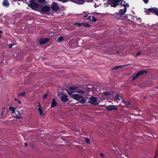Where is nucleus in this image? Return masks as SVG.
<instances>
[{
	"label": "nucleus",
	"instance_id": "obj_1",
	"mask_svg": "<svg viewBox=\"0 0 158 158\" xmlns=\"http://www.w3.org/2000/svg\"><path fill=\"white\" fill-rule=\"evenodd\" d=\"M9 110L12 111L13 116L15 118L17 119H19L21 118V117L19 116V115H20V113L16 110V107L10 106L9 108Z\"/></svg>",
	"mask_w": 158,
	"mask_h": 158
},
{
	"label": "nucleus",
	"instance_id": "obj_2",
	"mask_svg": "<svg viewBox=\"0 0 158 158\" xmlns=\"http://www.w3.org/2000/svg\"><path fill=\"white\" fill-rule=\"evenodd\" d=\"M97 98L94 96H91L90 98V101H88V102L91 103L94 106L98 105L99 103L97 101Z\"/></svg>",
	"mask_w": 158,
	"mask_h": 158
},
{
	"label": "nucleus",
	"instance_id": "obj_3",
	"mask_svg": "<svg viewBox=\"0 0 158 158\" xmlns=\"http://www.w3.org/2000/svg\"><path fill=\"white\" fill-rule=\"evenodd\" d=\"M51 8L52 10L55 11H57L59 10L60 7L56 2H53L51 5Z\"/></svg>",
	"mask_w": 158,
	"mask_h": 158
},
{
	"label": "nucleus",
	"instance_id": "obj_4",
	"mask_svg": "<svg viewBox=\"0 0 158 158\" xmlns=\"http://www.w3.org/2000/svg\"><path fill=\"white\" fill-rule=\"evenodd\" d=\"M29 6L33 10L38 8L39 7V5L35 2H31L29 4Z\"/></svg>",
	"mask_w": 158,
	"mask_h": 158
},
{
	"label": "nucleus",
	"instance_id": "obj_5",
	"mask_svg": "<svg viewBox=\"0 0 158 158\" xmlns=\"http://www.w3.org/2000/svg\"><path fill=\"white\" fill-rule=\"evenodd\" d=\"M124 14L122 12H116L114 14H110V15H113L115 16L117 19H120V18L122 17H124Z\"/></svg>",
	"mask_w": 158,
	"mask_h": 158
},
{
	"label": "nucleus",
	"instance_id": "obj_6",
	"mask_svg": "<svg viewBox=\"0 0 158 158\" xmlns=\"http://www.w3.org/2000/svg\"><path fill=\"white\" fill-rule=\"evenodd\" d=\"M49 41V39L48 38H41L39 40V44L40 45L44 44Z\"/></svg>",
	"mask_w": 158,
	"mask_h": 158
},
{
	"label": "nucleus",
	"instance_id": "obj_7",
	"mask_svg": "<svg viewBox=\"0 0 158 158\" xmlns=\"http://www.w3.org/2000/svg\"><path fill=\"white\" fill-rule=\"evenodd\" d=\"M71 97L74 99L78 101L82 98L83 96L78 94H73Z\"/></svg>",
	"mask_w": 158,
	"mask_h": 158
},
{
	"label": "nucleus",
	"instance_id": "obj_8",
	"mask_svg": "<svg viewBox=\"0 0 158 158\" xmlns=\"http://www.w3.org/2000/svg\"><path fill=\"white\" fill-rule=\"evenodd\" d=\"M148 10L158 16V8L156 7L150 8L148 9Z\"/></svg>",
	"mask_w": 158,
	"mask_h": 158
},
{
	"label": "nucleus",
	"instance_id": "obj_9",
	"mask_svg": "<svg viewBox=\"0 0 158 158\" xmlns=\"http://www.w3.org/2000/svg\"><path fill=\"white\" fill-rule=\"evenodd\" d=\"M106 109L108 111L112 110H118V108L115 106L110 105L106 107Z\"/></svg>",
	"mask_w": 158,
	"mask_h": 158
},
{
	"label": "nucleus",
	"instance_id": "obj_10",
	"mask_svg": "<svg viewBox=\"0 0 158 158\" xmlns=\"http://www.w3.org/2000/svg\"><path fill=\"white\" fill-rule=\"evenodd\" d=\"M60 98L61 100L63 102H66L69 100L67 95H63L60 97Z\"/></svg>",
	"mask_w": 158,
	"mask_h": 158
},
{
	"label": "nucleus",
	"instance_id": "obj_11",
	"mask_svg": "<svg viewBox=\"0 0 158 158\" xmlns=\"http://www.w3.org/2000/svg\"><path fill=\"white\" fill-rule=\"evenodd\" d=\"M50 10V8L49 7L47 6H43L41 9V11L44 12H47Z\"/></svg>",
	"mask_w": 158,
	"mask_h": 158
},
{
	"label": "nucleus",
	"instance_id": "obj_12",
	"mask_svg": "<svg viewBox=\"0 0 158 158\" xmlns=\"http://www.w3.org/2000/svg\"><path fill=\"white\" fill-rule=\"evenodd\" d=\"M127 65L126 64L123 65H119V66H114L113 68V70H116L117 69H121L123 68V67L127 66Z\"/></svg>",
	"mask_w": 158,
	"mask_h": 158
},
{
	"label": "nucleus",
	"instance_id": "obj_13",
	"mask_svg": "<svg viewBox=\"0 0 158 158\" xmlns=\"http://www.w3.org/2000/svg\"><path fill=\"white\" fill-rule=\"evenodd\" d=\"M57 103L54 98H53L52 100L51 107H55L57 105Z\"/></svg>",
	"mask_w": 158,
	"mask_h": 158
},
{
	"label": "nucleus",
	"instance_id": "obj_14",
	"mask_svg": "<svg viewBox=\"0 0 158 158\" xmlns=\"http://www.w3.org/2000/svg\"><path fill=\"white\" fill-rule=\"evenodd\" d=\"M3 6L8 7L9 6V3L7 0H4L2 3Z\"/></svg>",
	"mask_w": 158,
	"mask_h": 158
},
{
	"label": "nucleus",
	"instance_id": "obj_15",
	"mask_svg": "<svg viewBox=\"0 0 158 158\" xmlns=\"http://www.w3.org/2000/svg\"><path fill=\"white\" fill-rule=\"evenodd\" d=\"M122 102L124 103L126 106H129L131 105V103L129 101L123 100L122 101Z\"/></svg>",
	"mask_w": 158,
	"mask_h": 158
},
{
	"label": "nucleus",
	"instance_id": "obj_16",
	"mask_svg": "<svg viewBox=\"0 0 158 158\" xmlns=\"http://www.w3.org/2000/svg\"><path fill=\"white\" fill-rule=\"evenodd\" d=\"M86 100L85 98H82L81 100H80L79 101V102H77L76 103V104H78L79 102L82 103V104H85L86 101Z\"/></svg>",
	"mask_w": 158,
	"mask_h": 158
},
{
	"label": "nucleus",
	"instance_id": "obj_17",
	"mask_svg": "<svg viewBox=\"0 0 158 158\" xmlns=\"http://www.w3.org/2000/svg\"><path fill=\"white\" fill-rule=\"evenodd\" d=\"M92 19H91V17H89L87 19L89 20L90 21H92L93 22H96L97 21V19L95 18L94 16L92 17Z\"/></svg>",
	"mask_w": 158,
	"mask_h": 158
},
{
	"label": "nucleus",
	"instance_id": "obj_18",
	"mask_svg": "<svg viewBox=\"0 0 158 158\" xmlns=\"http://www.w3.org/2000/svg\"><path fill=\"white\" fill-rule=\"evenodd\" d=\"M38 110L39 111V112L40 113V114L41 116H43L45 115L44 114V113L43 112V110L41 108L40 106L38 108Z\"/></svg>",
	"mask_w": 158,
	"mask_h": 158
},
{
	"label": "nucleus",
	"instance_id": "obj_19",
	"mask_svg": "<svg viewBox=\"0 0 158 158\" xmlns=\"http://www.w3.org/2000/svg\"><path fill=\"white\" fill-rule=\"evenodd\" d=\"M140 76L139 73L138 72L137 73L135 74L133 76V81L135 80L136 78Z\"/></svg>",
	"mask_w": 158,
	"mask_h": 158
},
{
	"label": "nucleus",
	"instance_id": "obj_20",
	"mask_svg": "<svg viewBox=\"0 0 158 158\" xmlns=\"http://www.w3.org/2000/svg\"><path fill=\"white\" fill-rule=\"evenodd\" d=\"M139 72V73L140 75H141L144 74H147L148 72V71L143 70L140 71Z\"/></svg>",
	"mask_w": 158,
	"mask_h": 158
},
{
	"label": "nucleus",
	"instance_id": "obj_21",
	"mask_svg": "<svg viewBox=\"0 0 158 158\" xmlns=\"http://www.w3.org/2000/svg\"><path fill=\"white\" fill-rule=\"evenodd\" d=\"M120 4L121 5L123 6L124 7V8H127V7H129V4L128 3H127L126 4H122V2L120 3Z\"/></svg>",
	"mask_w": 158,
	"mask_h": 158
},
{
	"label": "nucleus",
	"instance_id": "obj_22",
	"mask_svg": "<svg viewBox=\"0 0 158 158\" xmlns=\"http://www.w3.org/2000/svg\"><path fill=\"white\" fill-rule=\"evenodd\" d=\"M76 92L82 94H84L85 93V92L84 91L81 89L77 90Z\"/></svg>",
	"mask_w": 158,
	"mask_h": 158
},
{
	"label": "nucleus",
	"instance_id": "obj_23",
	"mask_svg": "<svg viewBox=\"0 0 158 158\" xmlns=\"http://www.w3.org/2000/svg\"><path fill=\"white\" fill-rule=\"evenodd\" d=\"M127 10V8H124L123 9H121L120 10L119 12H122L124 14H125L126 11Z\"/></svg>",
	"mask_w": 158,
	"mask_h": 158
},
{
	"label": "nucleus",
	"instance_id": "obj_24",
	"mask_svg": "<svg viewBox=\"0 0 158 158\" xmlns=\"http://www.w3.org/2000/svg\"><path fill=\"white\" fill-rule=\"evenodd\" d=\"M77 87L76 86H71L69 87V89L70 90H76Z\"/></svg>",
	"mask_w": 158,
	"mask_h": 158
},
{
	"label": "nucleus",
	"instance_id": "obj_25",
	"mask_svg": "<svg viewBox=\"0 0 158 158\" xmlns=\"http://www.w3.org/2000/svg\"><path fill=\"white\" fill-rule=\"evenodd\" d=\"M114 98L116 100H120V98L121 97L118 95H116L114 96Z\"/></svg>",
	"mask_w": 158,
	"mask_h": 158
},
{
	"label": "nucleus",
	"instance_id": "obj_26",
	"mask_svg": "<svg viewBox=\"0 0 158 158\" xmlns=\"http://www.w3.org/2000/svg\"><path fill=\"white\" fill-rule=\"evenodd\" d=\"M63 39V38L62 36H60L58 37L57 38V40L58 41H62Z\"/></svg>",
	"mask_w": 158,
	"mask_h": 158
},
{
	"label": "nucleus",
	"instance_id": "obj_27",
	"mask_svg": "<svg viewBox=\"0 0 158 158\" xmlns=\"http://www.w3.org/2000/svg\"><path fill=\"white\" fill-rule=\"evenodd\" d=\"M38 2L40 3H44L45 2V0H38Z\"/></svg>",
	"mask_w": 158,
	"mask_h": 158
},
{
	"label": "nucleus",
	"instance_id": "obj_28",
	"mask_svg": "<svg viewBox=\"0 0 158 158\" xmlns=\"http://www.w3.org/2000/svg\"><path fill=\"white\" fill-rule=\"evenodd\" d=\"M91 26V25L90 24L87 23H85L84 27H89Z\"/></svg>",
	"mask_w": 158,
	"mask_h": 158
},
{
	"label": "nucleus",
	"instance_id": "obj_29",
	"mask_svg": "<svg viewBox=\"0 0 158 158\" xmlns=\"http://www.w3.org/2000/svg\"><path fill=\"white\" fill-rule=\"evenodd\" d=\"M110 94V93L108 92H105L103 93V94L105 96H108Z\"/></svg>",
	"mask_w": 158,
	"mask_h": 158
},
{
	"label": "nucleus",
	"instance_id": "obj_30",
	"mask_svg": "<svg viewBox=\"0 0 158 158\" xmlns=\"http://www.w3.org/2000/svg\"><path fill=\"white\" fill-rule=\"evenodd\" d=\"M85 141L87 143L89 144L90 143V140L88 138H85Z\"/></svg>",
	"mask_w": 158,
	"mask_h": 158
},
{
	"label": "nucleus",
	"instance_id": "obj_31",
	"mask_svg": "<svg viewBox=\"0 0 158 158\" xmlns=\"http://www.w3.org/2000/svg\"><path fill=\"white\" fill-rule=\"evenodd\" d=\"M147 10L145 11V13H146V14L148 15H151V14H150V13H152V12H150V11H149L148 10V9H147Z\"/></svg>",
	"mask_w": 158,
	"mask_h": 158
},
{
	"label": "nucleus",
	"instance_id": "obj_32",
	"mask_svg": "<svg viewBox=\"0 0 158 158\" xmlns=\"http://www.w3.org/2000/svg\"><path fill=\"white\" fill-rule=\"evenodd\" d=\"M82 14L83 15H83L84 17L86 18L88 15V13L87 14L86 12L84 11L83 13Z\"/></svg>",
	"mask_w": 158,
	"mask_h": 158
},
{
	"label": "nucleus",
	"instance_id": "obj_33",
	"mask_svg": "<svg viewBox=\"0 0 158 158\" xmlns=\"http://www.w3.org/2000/svg\"><path fill=\"white\" fill-rule=\"evenodd\" d=\"M16 44H15V43L10 44H9L8 45L9 48H11L13 46L15 45Z\"/></svg>",
	"mask_w": 158,
	"mask_h": 158
},
{
	"label": "nucleus",
	"instance_id": "obj_34",
	"mask_svg": "<svg viewBox=\"0 0 158 158\" xmlns=\"http://www.w3.org/2000/svg\"><path fill=\"white\" fill-rule=\"evenodd\" d=\"M68 93L69 96H70L71 95L72 96V95H73L72 94L74 92H72V91H67Z\"/></svg>",
	"mask_w": 158,
	"mask_h": 158
},
{
	"label": "nucleus",
	"instance_id": "obj_35",
	"mask_svg": "<svg viewBox=\"0 0 158 158\" xmlns=\"http://www.w3.org/2000/svg\"><path fill=\"white\" fill-rule=\"evenodd\" d=\"M74 25L75 26L77 25L78 27H80L81 26V23H75Z\"/></svg>",
	"mask_w": 158,
	"mask_h": 158
},
{
	"label": "nucleus",
	"instance_id": "obj_36",
	"mask_svg": "<svg viewBox=\"0 0 158 158\" xmlns=\"http://www.w3.org/2000/svg\"><path fill=\"white\" fill-rule=\"evenodd\" d=\"M26 94V93L25 92H23L19 94V95L20 96H23Z\"/></svg>",
	"mask_w": 158,
	"mask_h": 158
},
{
	"label": "nucleus",
	"instance_id": "obj_37",
	"mask_svg": "<svg viewBox=\"0 0 158 158\" xmlns=\"http://www.w3.org/2000/svg\"><path fill=\"white\" fill-rule=\"evenodd\" d=\"M155 158H158V151L156 152Z\"/></svg>",
	"mask_w": 158,
	"mask_h": 158
},
{
	"label": "nucleus",
	"instance_id": "obj_38",
	"mask_svg": "<svg viewBox=\"0 0 158 158\" xmlns=\"http://www.w3.org/2000/svg\"><path fill=\"white\" fill-rule=\"evenodd\" d=\"M141 53V52H139L136 53L135 55V57H137Z\"/></svg>",
	"mask_w": 158,
	"mask_h": 158
},
{
	"label": "nucleus",
	"instance_id": "obj_39",
	"mask_svg": "<svg viewBox=\"0 0 158 158\" xmlns=\"http://www.w3.org/2000/svg\"><path fill=\"white\" fill-rule=\"evenodd\" d=\"M14 100L15 101H17V102H18L19 103V104H20L21 103V102L20 101L19 99H16V98H15L14 99Z\"/></svg>",
	"mask_w": 158,
	"mask_h": 158
},
{
	"label": "nucleus",
	"instance_id": "obj_40",
	"mask_svg": "<svg viewBox=\"0 0 158 158\" xmlns=\"http://www.w3.org/2000/svg\"><path fill=\"white\" fill-rule=\"evenodd\" d=\"M145 4H147L148 2V0H143Z\"/></svg>",
	"mask_w": 158,
	"mask_h": 158
},
{
	"label": "nucleus",
	"instance_id": "obj_41",
	"mask_svg": "<svg viewBox=\"0 0 158 158\" xmlns=\"http://www.w3.org/2000/svg\"><path fill=\"white\" fill-rule=\"evenodd\" d=\"M74 105L75 106H81V105H76L74 103H72V104H71V105Z\"/></svg>",
	"mask_w": 158,
	"mask_h": 158
},
{
	"label": "nucleus",
	"instance_id": "obj_42",
	"mask_svg": "<svg viewBox=\"0 0 158 158\" xmlns=\"http://www.w3.org/2000/svg\"><path fill=\"white\" fill-rule=\"evenodd\" d=\"M99 155L100 156L102 157H103L104 156V155L102 153H100Z\"/></svg>",
	"mask_w": 158,
	"mask_h": 158
},
{
	"label": "nucleus",
	"instance_id": "obj_43",
	"mask_svg": "<svg viewBox=\"0 0 158 158\" xmlns=\"http://www.w3.org/2000/svg\"><path fill=\"white\" fill-rule=\"evenodd\" d=\"M47 94H44V99L45 98H46L47 97Z\"/></svg>",
	"mask_w": 158,
	"mask_h": 158
},
{
	"label": "nucleus",
	"instance_id": "obj_44",
	"mask_svg": "<svg viewBox=\"0 0 158 158\" xmlns=\"http://www.w3.org/2000/svg\"><path fill=\"white\" fill-rule=\"evenodd\" d=\"M4 113H5V111L4 110H3L2 111V113H1V114L2 115H3L4 114Z\"/></svg>",
	"mask_w": 158,
	"mask_h": 158
},
{
	"label": "nucleus",
	"instance_id": "obj_45",
	"mask_svg": "<svg viewBox=\"0 0 158 158\" xmlns=\"http://www.w3.org/2000/svg\"><path fill=\"white\" fill-rule=\"evenodd\" d=\"M87 2H92L93 1V0H90L89 1H87Z\"/></svg>",
	"mask_w": 158,
	"mask_h": 158
},
{
	"label": "nucleus",
	"instance_id": "obj_46",
	"mask_svg": "<svg viewBox=\"0 0 158 158\" xmlns=\"http://www.w3.org/2000/svg\"><path fill=\"white\" fill-rule=\"evenodd\" d=\"M84 23H81V26L83 25V26H84Z\"/></svg>",
	"mask_w": 158,
	"mask_h": 158
},
{
	"label": "nucleus",
	"instance_id": "obj_47",
	"mask_svg": "<svg viewBox=\"0 0 158 158\" xmlns=\"http://www.w3.org/2000/svg\"><path fill=\"white\" fill-rule=\"evenodd\" d=\"M130 15L131 17V19H132V18H133L134 17V16H133L132 15L130 14Z\"/></svg>",
	"mask_w": 158,
	"mask_h": 158
},
{
	"label": "nucleus",
	"instance_id": "obj_48",
	"mask_svg": "<svg viewBox=\"0 0 158 158\" xmlns=\"http://www.w3.org/2000/svg\"><path fill=\"white\" fill-rule=\"evenodd\" d=\"M24 145L26 147H27V144L26 143H24Z\"/></svg>",
	"mask_w": 158,
	"mask_h": 158
},
{
	"label": "nucleus",
	"instance_id": "obj_49",
	"mask_svg": "<svg viewBox=\"0 0 158 158\" xmlns=\"http://www.w3.org/2000/svg\"><path fill=\"white\" fill-rule=\"evenodd\" d=\"M125 17V18H126V19H127V15H126L125 16H124Z\"/></svg>",
	"mask_w": 158,
	"mask_h": 158
},
{
	"label": "nucleus",
	"instance_id": "obj_50",
	"mask_svg": "<svg viewBox=\"0 0 158 158\" xmlns=\"http://www.w3.org/2000/svg\"><path fill=\"white\" fill-rule=\"evenodd\" d=\"M87 90H88L89 91H90V89H89V88H87Z\"/></svg>",
	"mask_w": 158,
	"mask_h": 158
},
{
	"label": "nucleus",
	"instance_id": "obj_51",
	"mask_svg": "<svg viewBox=\"0 0 158 158\" xmlns=\"http://www.w3.org/2000/svg\"><path fill=\"white\" fill-rule=\"evenodd\" d=\"M2 33V31L1 30H0V33Z\"/></svg>",
	"mask_w": 158,
	"mask_h": 158
},
{
	"label": "nucleus",
	"instance_id": "obj_52",
	"mask_svg": "<svg viewBox=\"0 0 158 158\" xmlns=\"http://www.w3.org/2000/svg\"><path fill=\"white\" fill-rule=\"evenodd\" d=\"M117 53L119 54V53H120V52H119V51H117Z\"/></svg>",
	"mask_w": 158,
	"mask_h": 158
},
{
	"label": "nucleus",
	"instance_id": "obj_53",
	"mask_svg": "<svg viewBox=\"0 0 158 158\" xmlns=\"http://www.w3.org/2000/svg\"><path fill=\"white\" fill-rule=\"evenodd\" d=\"M71 101H70L69 102H68V104H70V102H71Z\"/></svg>",
	"mask_w": 158,
	"mask_h": 158
},
{
	"label": "nucleus",
	"instance_id": "obj_54",
	"mask_svg": "<svg viewBox=\"0 0 158 158\" xmlns=\"http://www.w3.org/2000/svg\"><path fill=\"white\" fill-rule=\"evenodd\" d=\"M138 19L139 20H140V19H141V18H139V17L138 18Z\"/></svg>",
	"mask_w": 158,
	"mask_h": 158
},
{
	"label": "nucleus",
	"instance_id": "obj_55",
	"mask_svg": "<svg viewBox=\"0 0 158 158\" xmlns=\"http://www.w3.org/2000/svg\"><path fill=\"white\" fill-rule=\"evenodd\" d=\"M18 1H21L22 0H17Z\"/></svg>",
	"mask_w": 158,
	"mask_h": 158
},
{
	"label": "nucleus",
	"instance_id": "obj_56",
	"mask_svg": "<svg viewBox=\"0 0 158 158\" xmlns=\"http://www.w3.org/2000/svg\"><path fill=\"white\" fill-rule=\"evenodd\" d=\"M123 3H126V2L125 1H124L123 2Z\"/></svg>",
	"mask_w": 158,
	"mask_h": 158
},
{
	"label": "nucleus",
	"instance_id": "obj_57",
	"mask_svg": "<svg viewBox=\"0 0 158 158\" xmlns=\"http://www.w3.org/2000/svg\"><path fill=\"white\" fill-rule=\"evenodd\" d=\"M94 6L95 8H96V7H97V6Z\"/></svg>",
	"mask_w": 158,
	"mask_h": 158
},
{
	"label": "nucleus",
	"instance_id": "obj_58",
	"mask_svg": "<svg viewBox=\"0 0 158 158\" xmlns=\"http://www.w3.org/2000/svg\"><path fill=\"white\" fill-rule=\"evenodd\" d=\"M94 6L95 8H96V7H97V6Z\"/></svg>",
	"mask_w": 158,
	"mask_h": 158
},
{
	"label": "nucleus",
	"instance_id": "obj_59",
	"mask_svg": "<svg viewBox=\"0 0 158 158\" xmlns=\"http://www.w3.org/2000/svg\"><path fill=\"white\" fill-rule=\"evenodd\" d=\"M13 1L14 2V1H15V0H14Z\"/></svg>",
	"mask_w": 158,
	"mask_h": 158
},
{
	"label": "nucleus",
	"instance_id": "obj_60",
	"mask_svg": "<svg viewBox=\"0 0 158 158\" xmlns=\"http://www.w3.org/2000/svg\"><path fill=\"white\" fill-rule=\"evenodd\" d=\"M96 91H98V90H96Z\"/></svg>",
	"mask_w": 158,
	"mask_h": 158
},
{
	"label": "nucleus",
	"instance_id": "obj_61",
	"mask_svg": "<svg viewBox=\"0 0 158 158\" xmlns=\"http://www.w3.org/2000/svg\"><path fill=\"white\" fill-rule=\"evenodd\" d=\"M128 156V155H127V156Z\"/></svg>",
	"mask_w": 158,
	"mask_h": 158
},
{
	"label": "nucleus",
	"instance_id": "obj_62",
	"mask_svg": "<svg viewBox=\"0 0 158 158\" xmlns=\"http://www.w3.org/2000/svg\"><path fill=\"white\" fill-rule=\"evenodd\" d=\"M157 89H158V88H157Z\"/></svg>",
	"mask_w": 158,
	"mask_h": 158
}]
</instances>
